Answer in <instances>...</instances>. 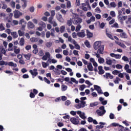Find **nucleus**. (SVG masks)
<instances>
[{"label":"nucleus","instance_id":"obj_57","mask_svg":"<svg viewBox=\"0 0 131 131\" xmlns=\"http://www.w3.org/2000/svg\"><path fill=\"white\" fill-rule=\"evenodd\" d=\"M110 15L112 16V17H114L116 16V14H115V11H112L110 12Z\"/></svg>","mask_w":131,"mask_h":131},{"label":"nucleus","instance_id":"obj_41","mask_svg":"<svg viewBox=\"0 0 131 131\" xmlns=\"http://www.w3.org/2000/svg\"><path fill=\"white\" fill-rule=\"evenodd\" d=\"M10 6L13 8V9H15V7H16V3L14 1H12L10 3Z\"/></svg>","mask_w":131,"mask_h":131},{"label":"nucleus","instance_id":"obj_29","mask_svg":"<svg viewBox=\"0 0 131 131\" xmlns=\"http://www.w3.org/2000/svg\"><path fill=\"white\" fill-rule=\"evenodd\" d=\"M31 42H37L38 39L36 37H32L30 39Z\"/></svg>","mask_w":131,"mask_h":131},{"label":"nucleus","instance_id":"obj_5","mask_svg":"<svg viewBox=\"0 0 131 131\" xmlns=\"http://www.w3.org/2000/svg\"><path fill=\"white\" fill-rule=\"evenodd\" d=\"M117 18L119 22H121V23H123V21H125V20H126V19H127V16H124L122 15L118 16Z\"/></svg>","mask_w":131,"mask_h":131},{"label":"nucleus","instance_id":"obj_49","mask_svg":"<svg viewBox=\"0 0 131 131\" xmlns=\"http://www.w3.org/2000/svg\"><path fill=\"white\" fill-rule=\"evenodd\" d=\"M112 73L114 75H117L118 74H119V73H120V71L118 70H114L112 72Z\"/></svg>","mask_w":131,"mask_h":131},{"label":"nucleus","instance_id":"obj_10","mask_svg":"<svg viewBox=\"0 0 131 131\" xmlns=\"http://www.w3.org/2000/svg\"><path fill=\"white\" fill-rule=\"evenodd\" d=\"M102 47L101 42L100 41H96L94 44V48L95 50H98L99 48Z\"/></svg>","mask_w":131,"mask_h":131},{"label":"nucleus","instance_id":"obj_45","mask_svg":"<svg viewBox=\"0 0 131 131\" xmlns=\"http://www.w3.org/2000/svg\"><path fill=\"white\" fill-rule=\"evenodd\" d=\"M55 57L57 59H62L63 58V56L59 53L56 54Z\"/></svg>","mask_w":131,"mask_h":131},{"label":"nucleus","instance_id":"obj_48","mask_svg":"<svg viewBox=\"0 0 131 131\" xmlns=\"http://www.w3.org/2000/svg\"><path fill=\"white\" fill-rule=\"evenodd\" d=\"M71 81L72 82H74L75 83H76V84H78V81H77L76 79H75V78H71Z\"/></svg>","mask_w":131,"mask_h":131},{"label":"nucleus","instance_id":"obj_2","mask_svg":"<svg viewBox=\"0 0 131 131\" xmlns=\"http://www.w3.org/2000/svg\"><path fill=\"white\" fill-rule=\"evenodd\" d=\"M86 106V102L85 101H80L78 104H75V107L76 109H80V108H84Z\"/></svg>","mask_w":131,"mask_h":131},{"label":"nucleus","instance_id":"obj_44","mask_svg":"<svg viewBox=\"0 0 131 131\" xmlns=\"http://www.w3.org/2000/svg\"><path fill=\"white\" fill-rule=\"evenodd\" d=\"M50 24H52L53 27H56V26H58V24L55 20H53V21Z\"/></svg>","mask_w":131,"mask_h":131},{"label":"nucleus","instance_id":"obj_30","mask_svg":"<svg viewBox=\"0 0 131 131\" xmlns=\"http://www.w3.org/2000/svg\"><path fill=\"white\" fill-rule=\"evenodd\" d=\"M14 52L15 54H19L20 53V49L19 48L17 49V46H14Z\"/></svg>","mask_w":131,"mask_h":131},{"label":"nucleus","instance_id":"obj_38","mask_svg":"<svg viewBox=\"0 0 131 131\" xmlns=\"http://www.w3.org/2000/svg\"><path fill=\"white\" fill-rule=\"evenodd\" d=\"M81 29V25H78L76 27V30H75L76 32H78V31H80V30Z\"/></svg>","mask_w":131,"mask_h":131},{"label":"nucleus","instance_id":"obj_35","mask_svg":"<svg viewBox=\"0 0 131 131\" xmlns=\"http://www.w3.org/2000/svg\"><path fill=\"white\" fill-rule=\"evenodd\" d=\"M66 29V27H65V26H61L60 27V32H61V33H63V32H64Z\"/></svg>","mask_w":131,"mask_h":131},{"label":"nucleus","instance_id":"obj_19","mask_svg":"<svg viewBox=\"0 0 131 131\" xmlns=\"http://www.w3.org/2000/svg\"><path fill=\"white\" fill-rule=\"evenodd\" d=\"M104 77L106 78H110V79H113L114 77L112 75L110 74L109 73H106L105 75H103Z\"/></svg>","mask_w":131,"mask_h":131},{"label":"nucleus","instance_id":"obj_50","mask_svg":"<svg viewBox=\"0 0 131 131\" xmlns=\"http://www.w3.org/2000/svg\"><path fill=\"white\" fill-rule=\"evenodd\" d=\"M126 24L131 23V15H128L127 21L126 22Z\"/></svg>","mask_w":131,"mask_h":131},{"label":"nucleus","instance_id":"obj_53","mask_svg":"<svg viewBox=\"0 0 131 131\" xmlns=\"http://www.w3.org/2000/svg\"><path fill=\"white\" fill-rule=\"evenodd\" d=\"M6 28L5 27H4V25L3 24H0V31H3L4 30H5Z\"/></svg>","mask_w":131,"mask_h":131},{"label":"nucleus","instance_id":"obj_6","mask_svg":"<svg viewBox=\"0 0 131 131\" xmlns=\"http://www.w3.org/2000/svg\"><path fill=\"white\" fill-rule=\"evenodd\" d=\"M29 73L32 75L33 78H34L35 76L38 74V72H37V69H34L33 70H30L29 71Z\"/></svg>","mask_w":131,"mask_h":131},{"label":"nucleus","instance_id":"obj_12","mask_svg":"<svg viewBox=\"0 0 131 131\" xmlns=\"http://www.w3.org/2000/svg\"><path fill=\"white\" fill-rule=\"evenodd\" d=\"M80 8L84 12H88V8H86V4L84 3H82L80 5Z\"/></svg>","mask_w":131,"mask_h":131},{"label":"nucleus","instance_id":"obj_36","mask_svg":"<svg viewBox=\"0 0 131 131\" xmlns=\"http://www.w3.org/2000/svg\"><path fill=\"white\" fill-rule=\"evenodd\" d=\"M51 61L53 64H56V63H57V62H58V61L55 59H51V58L48 59L47 62H51Z\"/></svg>","mask_w":131,"mask_h":131},{"label":"nucleus","instance_id":"obj_27","mask_svg":"<svg viewBox=\"0 0 131 131\" xmlns=\"http://www.w3.org/2000/svg\"><path fill=\"white\" fill-rule=\"evenodd\" d=\"M97 58H98V62L100 64H103V63L105 62V59L101 57V55H99V57H97Z\"/></svg>","mask_w":131,"mask_h":131},{"label":"nucleus","instance_id":"obj_61","mask_svg":"<svg viewBox=\"0 0 131 131\" xmlns=\"http://www.w3.org/2000/svg\"><path fill=\"white\" fill-rule=\"evenodd\" d=\"M84 89H85V85L82 84L80 86V89H79L80 91H83Z\"/></svg>","mask_w":131,"mask_h":131},{"label":"nucleus","instance_id":"obj_21","mask_svg":"<svg viewBox=\"0 0 131 131\" xmlns=\"http://www.w3.org/2000/svg\"><path fill=\"white\" fill-rule=\"evenodd\" d=\"M23 56H24V58H25L26 60H30V58L31 57V54L28 53L27 54H23Z\"/></svg>","mask_w":131,"mask_h":131},{"label":"nucleus","instance_id":"obj_4","mask_svg":"<svg viewBox=\"0 0 131 131\" xmlns=\"http://www.w3.org/2000/svg\"><path fill=\"white\" fill-rule=\"evenodd\" d=\"M73 24L74 25H77V24L80 25L82 23V19L79 17H77L73 21Z\"/></svg>","mask_w":131,"mask_h":131},{"label":"nucleus","instance_id":"obj_43","mask_svg":"<svg viewBox=\"0 0 131 131\" xmlns=\"http://www.w3.org/2000/svg\"><path fill=\"white\" fill-rule=\"evenodd\" d=\"M42 66L43 68H47L49 66V64L47 62H42Z\"/></svg>","mask_w":131,"mask_h":131},{"label":"nucleus","instance_id":"obj_1","mask_svg":"<svg viewBox=\"0 0 131 131\" xmlns=\"http://www.w3.org/2000/svg\"><path fill=\"white\" fill-rule=\"evenodd\" d=\"M96 113L99 116H103V115L106 113V110H105L104 106H100L99 110L96 111Z\"/></svg>","mask_w":131,"mask_h":131},{"label":"nucleus","instance_id":"obj_56","mask_svg":"<svg viewBox=\"0 0 131 131\" xmlns=\"http://www.w3.org/2000/svg\"><path fill=\"white\" fill-rule=\"evenodd\" d=\"M99 124H100V125H99L100 128H103L104 127V125L106 124V123L100 122H99Z\"/></svg>","mask_w":131,"mask_h":131},{"label":"nucleus","instance_id":"obj_28","mask_svg":"<svg viewBox=\"0 0 131 131\" xmlns=\"http://www.w3.org/2000/svg\"><path fill=\"white\" fill-rule=\"evenodd\" d=\"M68 41H69L70 42H71V43H73V44H75V42L76 41H75V40L72 39V38L71 37V36H69V37L68 38Z\"/></svg>","mask_w":131,"mask_h":131},{"label":"nucleus","instance_id":"obj_62","mask_svg":"<svg viewBox=\"0 0 131 131\" xmlns=\"http://www.w3.org/2000/svg\"><path fill=\"white\" fill-rule=\"evenodd\" d=\"M122 59L125 62H127V61H128V58L125 56H123Z\"/></svg>","mask_w":131,"mask_h":131},{"label":"nucleus","instance_id":"obj_18","mask_svg":"<svg viewBox=\"0 0 131 131\" xmlns=\"http://www.w3.org/2000/svg\"><path fill=\"white\" fill-rule=\"evenodd\" d=\"M87 68L89 71H94V67H93V64L92 63L90 62L88 64Z\"/></svg>","mask_w":131,"mask_h":131},{"label":"nucleus","instance_id":"obj_14","mask_svg":"<svg viewBox=\"0 0 131 131\" xmlns=\"http://www.w3.org/2000/svg\"><path fill=\"white\" fill-rule=\"evenodd\" d=\"M97 53L100 54V55H103L104 54V46L102 45L97 50Z\"/></svg>","mask_w":131,"mask_h":131},{"label":"nucleus","instance_id":"obj_31","mask_svg":"<svg viewBox=\"0 0 131 131\" xmlns=\"http://www.w3.org/2000/svg\"><path fill=\"white\" fill-rule=\"evenodd\" d=\"M6 50L3 47H0V54H4V55H6Z\"/></svg>","mask_w":131,"mask_h":131},{"label":"nucleus","instance_id":"obj_32","mask_svg":"<svg viewBox=\"0 0 131 131\" xmlns=\"http://www.w3.org/2000/svg\"><path fill=\"white\" fill-rule=\"evenodd\" d=\"M18 34L19 36H23L25 34V32H24V31H22V30H18Z\"/></svg>","mask_w":131,"mask_h":131},{"label":"nucleus","instance_id":"obj_39","mask_svg":"<svg viewBox=\"0 0 131 131\" xmlns=\"http://www.w3.org/2000/svg\"><path fill=\"white\" fill-rule=\"evenodd\" d=\"M68 88V87L66 85H61V91H62V92H65V91H67Z\"/></svg>","mask_w":131,"mask_h":131},{"label":"nucleus","instance_id":"obj_52","mask_svg":"<svg viewBox=\"0 0 131 131\" xmlns=\"http://www.w3.org/2000/svg\"><path fill=\"white\" fill-rule=\"evenodd\" d=\"M53 19H54V17L53 16L49 17V18H48V20L49 23L51 24V23H52L54 21V20H53Z\"/></svg>","mask_w":131,"mask_h":131},{"label":"nucleus","instance_id":"obj_59","mask_svg":"<svg viewBox=\"0 0 131 131\" xmlns=\"http://www.w3.org/2000/svg\"><path fill=\"white\" fill-rule=\"evenodd\" d=\"M7 62H5V61H4V60L0 61V65H1V66H4V65L7 66Z\"/></svg>","mask_w":131,"mask_h":131},{"label":"nucleus","instance_id":"obj_64","mask_svg":"<svg viewBox=\"0 0 131 131\" xmlns=\"http://www.w3.org/2000/svg\"><path fill=\"white\" fill-rule=\"evenodd\" d=\"M110 6L111 7H112V8H115L116 7V4H115V3L114 2H112L110 3Z\"/></svg>","mask_w":131,"mask_h":131},{"label":"nucleus","instance_id":"obj_8","mask_svg":"<svg viewBox=\"0 0 131 131\" xmlns=\"http://www.w3.org/2000/svg\"><path fill=\"white\" fill-rule=\"evenodd\" d=\"M50 58H51V54L50 53V52H46L45 55L42 57L41 59L43 61H47L48 59H50Z\"/></svg>","mask_w":131,"mask_h":131},{"label":"nucleus","instance_id":"obj_15","mask_svg":"<svg viewBox=\"0 0 131 131\" xmlns=\"http://www.w3.org/2000/svg\"><path fill=\"white\" fill-rule=\"evenodd\" d=\"M71 122L73 123V124H78L79 123V121L78 119L75 118H72L70 119Z\"/></svg>","mask_w":131,"mask_h":131},{"label":"nucleus","instance_id":"obj_46","mask_svg":"<svg viewBox=\"0 0 131 131\" xmlns=\"http://www.w3.org/2000/svg\"><path fill=\"white\" fill-rule=\"evenodd\" d=\"M74 45L76 50H80V46L78 44H77V42L76 41L75 42V43Z\"/></svg>","mask_w":131,"mask_h":131},{"label":"nucleus","instance_id":"obj_40","mask_svg":"<svg viewBox=\"0 0 131 131\" xmlns=\"http://www.w3.org/2000/svg\"><path fill=\"white\" fill-rule=\"evenodd\" d=\"M87 32V36L88 37L91 38V37H93V33H91V32H90V31L87 30L86 31Z\"/></svg>","mask_w":131,"mask_h":131},{"label":"nucleus","instance_id":"obj_34","mask_svg":"<svg viewBox=\"0 0 131 131\" xmlns=\"http://www.w3.org/2000/svg\"><path fill=\"white\" fill-rule=\"evenodd\" d=\"M46 47H47V48H48V49L51 48V47H52V46H53V42L49 41V42H47L45 44Z\"/></svg>","mask_w":131,"mask_h":131},{"label":"nucleus","instance_id":"obj_17","mask_svg":"<svg viewBox=\"0 0 131 131\" xmlns=\"http://www.w3.org/2000/svg\"><path fill=\"white\" fill-rule=\"evenodd\" d=\"M115 59H111L110 58L106 59V63L107 65H112V63H113V62H115Z\"/></svg>","mask_w":131,"mask_h":131},{"label":"nucleus","instance_id":"obj_37","mask_svg":"<svg viewBox=\"0 0 131 131\" xmlns=\"http://www.w3.org/2000/svg\"><path fill=\"white\" fill-rule=\"evenodd\" d=\"M8 47L9 52L13 51V43H9L8 45Z\"/></svg>","mask_w":131,"mask_h":131},{"label":"nucleus","instance_id":"obj_11","mask_svg":"<svg viewBox=\"0 0 131 131\" xmlns=\"http://www.w3.org/2000/svg\"><path fill=\"white\" fill-rule=\"evenodd\" d=\"M14 18H19L20 16H22V12L19 11L18 10H15L14 12Z\"/></svg>","mask_w":131,"mask_h":131},{"label":"nucleus","instance_id":"obj_51","mask_svg":"<svg viewBox=\"0 0 131 131\" xmlns=\"http://www.w3.org/2000/svg\"><path fill=\"white\" fill-rule=\"evenodd\" d=\"M85 114L84 113H82L81 115H80V117L82 118V119H85L86 118V117L85 116Z\"/></svg>","mask_w":131,"mask_h":131},{"label":"nucleus","instance_id":"obj_55","mask_svg":"<svg viewBox=\"0 0 131 131\" xmlns=\"http://www.w3.org/2000/svg\"><path fill=\"white\" fill-rule=\"evenodd\" d=\"M38 55L40 57H42V56H43V55H45V53L42 50H40L38 52Z\"/></svg>","mask_w":131,"mask_h":131},{"label":"nucleus","instance_id":"obj_20","mask_svg":"<svg viewBox=\"0 0 131 131\" xmlns=\"http://www.w3.org/2000/svg\"><path fill=\"white\" fill-rule=\"evenodd\" d=\"M7 65H8V66H10L11 67H17V63H14V62L10 61L9 62H7Z\"/></svg>","mask_w":131,"mask_h":131},{"label":"nucleus","instance_id":"obj_25","mask_svg":"<svg viewBox=\"0 0 131 131\" xmlns=\"http://www.w3.org/2000/svg\"><path fill=\"white\" fill-rule=\"evenodd\" d=\"M34 24L31 22V21H29L28 23V28H31V29L34 28Z\"/></svg>","mask_w":131,"mask_h":131},{"label":"nucleus","instance_id":"obj_24","mask_svg":"<svg viewBox=\"0 0 131 131\" xmlns=\"http://www.w3.org/2000/svg\"><path fill=\"white\" fill-rule=\"evenodd\" d=\"M25 45V40L24 39V38L22 37L20 38L19 40V46L21 47H23Z\"/></svg>","mask_w":131,"mask_h":131},{"label":"nucleus","instance_id":"obj_23","mask_svg":"<svg viewBox=\"0 0 131 131\" xmlns=\"http://www.w3.org/2000/svg\"><path fill=\"white\" fill-rule=\"evenodd\" d=\"M120 36L122 38H127V35L124 32L120 33Z\"/></svg>","mask_w":131,"mask_h":131},{"label":"nucleus","instance_id":"obj_58","mask_svg":"<svg viewBox=\"0 0 131 131\" xmlns=\"http://www.w3.org/2000/svg\"><path fill=\"white\" fill-rule=\"evenodd\" d=\"M55 52L57 53H61L62 49H61V48L59 47L58 49L55 50Z\"/></svg>","mask_w":131,"mask_h":131},{"label":"nucleus","instance_id":"obj_54","mask_svg":"<svg viewBox=\"0 0 131 131\" xmlns=\"http://www.w3.org/2000/svg\"><path fill=\"white\" fill-rule=\"evenodd\" d=\"M67 7L68 8V9H70V8H71V2L70 1L67 2Z\"/></svg>","mask_w":131,"mask_h":131},{"label":"nucleus","instance_id":"obj_63","mask_svg":"<svg viewBox=\"0 0 131 131\" xmlns=\"http://www.w3.org/2000/svg\"><path fill=\"white\" fill-rule=\"evenodd\" d=\"M31 49V45H27L25 47V49L26 50V51H29V50H30Z\"/></svg>","mask_w":131,"mask_h":131},{"label":"nucleus","instance_id":"obj_13","mask_svg":"<svg viewBox=\"0 0 131 131\" xmlns=\"http://www.w3.org/2000/svg\"><path fill=\"white\" fill-rule=\"evenodd\" d=\"M56 18L59 22H61V23H63L64 22V19H63V17H62V15L60 14H58L56 15Z\"/></svg>","mask_w":131,"mask_h":131},{"label":"nucleus","instance_id":"obj_7","mask_svg":"<svg viewBox=\"0 0 131 131\" xmlns=\"http://www.w3.org/2000/svg\"><path fill=\"white\" fill-rule=\"evenodd\" d=\"M94 90L97 91V92L99 95L103 94V91H102V89H101V87H100V86H98L97 85H94Z\"/></svg>","mask_w":131,"mask_h":131},{"label":"nucleus","instance_id":"obj_16","mask_svg":"<svg viewBox=\"0 0 131 131\" xmlns=\"http://www.w3.org/2000/svg\"><path fill=\"white\" fill-rule=\"evenodd\" d=\"M124 68L126 72H127V73H129V74L131 73V69H129V65H128V64H126Z\"/></svg>","mask_w":131,"mask_h":131},{"label":"nucleus","instance_id":"obj_33","mask_svg":"<svg viewBox=\"0 0 131 131\" xmlns=\"http://www.w3.org/2000/svg\"><path fill=\"white\" fill-rule=\"evenodd\" d=\"M11 35L13 36L14 38H17L18 37V34L17 32H12Z\"/></svg>","mask_w":131,"mask_h":131},{"label":"nucleus","instance_id":"obj_22","mask_svg":"<svg viewBox=\"0 0 131 131\" xmlns=\"http://www.w3.org/2000/svg\"><path fill=\"white\" fill-rule=\"evenodd\" d=\"M98 70H99V74H104L105 71L103 69V67L99 66Z\"/></svg>","mask_w":131,"mask_h":131},{"label":"nucleus","instance_id":"obj_9","mask_svg":"<svg viewBox=\"0 0 131 131\" xmlns=\"http://www.w3.org/2000/svg\"><path fill=\"white\" fill-rule=\"evenodd\" d=\"M77 36L78 37L83 38L85 36V31L84 30H82L80 32H78L77 33Z\"/></svg>","mask_w":131,"mask_h":131},{"label":"nucleus","instance_id":"obj_3","mask_svg":"<svg viewBox=\"0 0 131 131\" xmlns=\"http://www.w3.org/2000/svg\"><path fill=\"white\" fill-rule=\"evenodd\" d=\"M53 36L55 37V30L54 29H52L51 30V32L50 31H47L46 33V36L47 38H50V36Z\"/></svg>","mask_w":131,"mask_h":131},{"label":"nucleus","instance_id":"obj_26","mask_svg":"<svg viewBox=\"0 0 131 131\" xmlns=\"http://www.w3.org/2000/svg\"><path fill=\"white\" fill-rule=\"evenodd\" d=\"M99 100L101 102L102 105H107V100H104V98L100 97Z\"/></svg>","mask_w":131,"mask_h":131},{"label":"nucleus","instance_id":"obj_47","mask_svg":"<svg viewBox=\"0 0 131 131\" xmlns=\"http://www.w3.org/2000/svg\"><path fill=\"white\" fill-rule=\"evenodd\" d=\"M67 24L69 26H71V25H72V19H71V18H70V20H68L67 22Z\"/></svg>","mask_w":131,"mask_h":131},{"label":"nucleus","instance_id":"obj_60","mask_svg":"<svg viewBox=\"0 0 131 131\" xmlns=\"http://www.w3.org/2000/svg\"><path fill=\"white\" fill-rule=\"evenodd\" d=\"M35 9L34 8V7L32 6L31 7H30L29 8V11L31 13H33V12H34Z\"/></svg>","mask_w":131,"mask_h":131},{"label":"nucleus","instance_id":"obj_42","mask_svg":"<svg viewBox=\"0 0 131 131\" xmlns=\"http://www.w3.org/2000/svg\"><path fill=\"white\" fill-rule=\"evenodd\" d=\"M119 81H120V78L119 77H116V79L114 80V83L116 84H118V83H119Z\"/></svg>","mask_w":131,"mask_h":131}]
</instances>
